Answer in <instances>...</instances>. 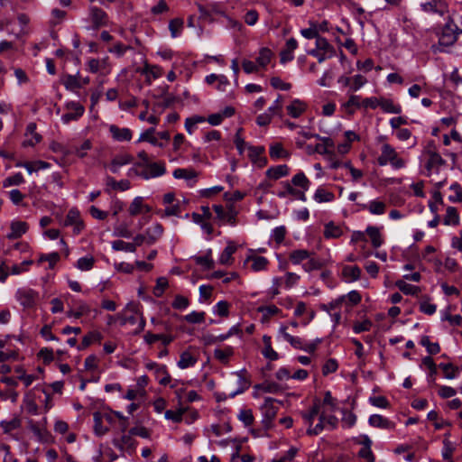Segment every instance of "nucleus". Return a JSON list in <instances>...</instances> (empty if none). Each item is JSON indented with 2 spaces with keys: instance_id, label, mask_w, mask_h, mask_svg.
<instances>
[{
  "instance_id": "54",
  "label": "nucleus",
  "mask_w": 462,
  "mask_h": 462,
  "mask_svg": "<svg viewBox=\"0 0 462 462\" xmlns=\"http://www.w3.org/2000/svg\"><path fill=\"white\" fill-rule=\"evenodd\" d=\"M459 223V217L457 214V211L453 207H448L447 208V212L444 217V224L445 225H452L457 226Z\"/></svg>"
},
{
  "instance_id": "31",
  "label": "nucleus",
  "mask_w": 462,
  "mask_h": 462,
  "mask_svg": "<svg viewBox=\"0 0 462 462\" xmlns=\"http://www.w3.org/2000/svg\"><path fill=\"white\" fill-rule=\"evenodd\" d=\"M323 235L326 239L338 238L343 235V228L334 222H328L324 226Z\"/></svg>"
},
{
  "instance_id": "36",
  "label": "nucleus",
  "mask_w": 462,
  "mask_h": 462,
  "mask_svg": "<svg viewBox=\"0 0 462 462\" xmlns=\"http://www.w3.org/2000/svg\"><path fill=\"white\" fill-rule=\"evenodd\" d=\"M106 184L107 187L120 191L128 190L131 187V183L128 180H121L117 181L111 176H106Z\"/></svg>"
},
{
  "instance_id": "11",
  "label": "nucleus",
  "mask_w": 462,
  "mask_h": 462,
  "mask_svg": "<svg viewBox=\"0 0 462 462\" xmlns=\"http://www.w3.org/2000/svg\"><path fill=\"white\" fill-rule=\"evenodd\" d=\"M65 226H73L74 235H79L84 228V222L77 208H70L64 220Z\"/></svg>"
},
{
  "instance_id": "2",
  "label": "nucleus",
  "mask_w": 462,
  "mask_h": 462,
  "mask_svg": "<svg viewBox=\"0 0 462 462\" xmlns=\"http://www.w3.org/2000/svg\"><path fill=\"white\" fill-rule=\"evenodd\" d=\"M276 403L277 400L271 397H266L264 398L263 403L260 407L263 416L262 423L265 430H269L273 427V421L278 412V406Z\"/></svg>"
},
{
  "instance_id": "57",
  "label": "nucleus",
  "mask_w": 462,
  "mask_h": 462,
  "mask_svg": "<svg viewBox=\"0 0 462 462\" xmlns=\"http://www.w3.org/2000/svg\"><path fill=\"white\" fill-rule=\"evenodd\" d=\"M183 29V20L182 19H172L169 23V30L171 32V35L172 38H177L180 35Z\"/></svg>"
},
{
  "instance_id": "59",
  "label": "nucleus",
  "mask_w": 462,
  "mask_h": 462,
  "mask_svg": "<svg viewBox=\"0 0 462 462\" xmlns=\"http://www.w3.org/2000/svg\"><path fill=\"white\" fill-rule=\"evenodd\" d=\"M0 427L5 433H10L21 427V420L18 418H14L10 420H3L0 422Z\"/></svg>"
},
{
  "instance_id": "16",
  "label": "nucleus",
  "mask_w": 462,
  "mask_h": 462,
  "mask_svg": "<svg viewBox=\"0 0 462 462\" xmlns=\"http://www.w3.org/2000/svg\"><path fill=\"white\" fill-rule=\"evenodd\" d=\"M109 133L114 140L117 142H128L133 137V132L127 127L120 128L116 125L109 126Z\"/></svg>"
},
{
  "instance_id": "63",
  "label": "nucleus",
  "mask_w": 462,
  "mask_h": 462,
  "mask_svg": "<svg viewBox=\"0 0 462 462\" xmlns=\"http://www.w3.org/2000/svg\"><path fill=\"white\" fill-rule=\"evenodd\" d=\"M45 422H46V419L43 418L42 420V421H39V422H31V425H30V429L36 435L38 436L40 439H42L47 431L45 430Z\"/></svg>"
},
{
  "instance_id": "29",
  "label": "nucleus",
  "mask_w": 462,
  "mask_h": 462,
  "mask_svg": "<svg viewBox=\"0 0 462 462\" xmlns=\"http://www.w3.org/2000/svg\"><path fill=\"white\" fill-rule=\"evenodd\" d=\"M313 199L317 203H328L334 201L335 194L323 186H319L314 192Z\"/></svg>"
},
{
  "instance_id": "6",
  "label": "nucleus",
  "mask_w": 462,
  "mask_h": 462,
  "mask_svg": "<svg viewBox=\"0 0 462 462\" xmlns=\"http://www.w3.org/2000/svg\"><path fill=\"white\" fill-rule=\"evenodd\" d=\"M213 210L221 224L236 225L237 210L232 203L227 204L226 208L222 205L215 204L213 205Z\"/></svg>"
},
{
  "instance_id": "9",
  "label": "nucleus",
  "mask_w": 462,
  "mask_h": 462,
  "mask_svg": "<svg viewBox=\"0 0 462 462\" xmlns=\"http://www.w3.org/2000/svg\"><path fill=\"white\" fill-rule=\"evenodd\" d=\"M67 113L61 116V121L64 124H69L70 121L79 120L85 112L84 106L76 101H70L66 103Z\"/></svg>"
},
{
  "instance_id": "39",
  "label": "nucleus",
  "mask_w": 462,
  "mask_h": 462,
  "mask_svg": "<svg viewBox=\"0 0 462 462\" xmlns=\"http://www.w3.org/2000/svg\"><path fill=\"white\" fill-rule=\"evenodd\" d=\"M94 432L97 436L101 437L108 432V428L103 425L102 412L96 411L93 413Z\"/></svg>"
},
{
  "instance_id": "34",
  "label": "nucleus",
  "mask_w": 462,
  "mask_h": 462,
  "mask_svg": "<svg viewBox=\"0 0 462 462\" xmlns=\"http://www.w3.org/2000/svg\"><path fill=\"white\" fill-rule=\"evenodd\" d=\"M198 359L189 350L184 351L180 354V360L178 361V366L180 369H187L196 365Z\"/></svg>"
},
{
  "instance_id": "37",
  "label": "nucleus",
  "mask_w": 462,
  "mask_h": 462,
  "mask_svg": "<svg viewBox=\"0 0 462 462\" xmlns=\"http://www.w3.org/2000/svg\"><path fill=\"white\" fill-rule=\"evenodd\" d=\"M286 327H281L279 330V335L284 338V340L288 341L293 347L303 349L304 342L300 337H293L286 332Z\"/></svg>"
},
{
  "instance_id": "47",
  "label": "nucleus",
  "mask_w": 462,
  "mask_h": 462,
  "mask_svg": "<svg viewBox=\"0 0 462 462\" xmlns=\"http://www.w3.org/2000/svg\"><path fill=\"white\" fill-rule=\"evenodd\" d=\"M233 354L234 350L231 346L216 348L214 351L215 358L222 364H226Z\"/></svg>"
},
{
  "instance_id": "20",
  "label": "nucleus",
  "mask_w": 462,
  "mask_h": 462,
  "mask_svg": "<svg viewBox=\"0 0 462 462\" xmlns=\"http://www.w3.org/2000/svg\"><path fill=\"white\" fill-rule=\"evenodd\" d=\"M282 184L283 185L284 189L277 193L279 198L284 199L291 195L303 202L307 200L306 195L303 194L302 191H299V189L294 188L289 181L282 182Z\"/></svg>"
},
{
  "instance_id": "14",
  "label": "nucleus",
  "mask_w": 462,
  "mask_h": 462,
  "mask_svg": "<svg viewBox=\"0 0 462 462\" xmlns=\"http://www.w3.org/2000/svg\"><path fill=\"white\" fill-rule=\"evenodd\" d=\"M308 107V104L305 101L294 98L286 106V111L291 117L299 118L307 111Z\"/></svg>"
},
{
  "instance_id": "17",
  "label": "nucleus",
  "mask_w": 462,
  "mask_h": 462,
  "mask_svg": "<svg viewBox=\"0 0 462 462\" xmlns=\"http://www.w3.org/2000/svg\"><path fill=\"white\" fill-rule=\"evenodd\" d=\"M138 71L146 76V79L149 83L151 82V79H157L163 75V69L161 66L149 64L148 62H145L143 67Z\"/></svg>"
},
{
  "instance_id": "42",
  "label": "nucleus",
  "mask_w": 462,
  "mask_h": 462,
  "mask_svg": "<svg viewBox=\"0 0 462 462\" xmlns=\"http://www.w3.org/2000/svg\"><path fill=\"white\" fill-rule=\"evenodd\" d=\"M321 412V402L319 400H316L310 408L309 412H305L302 414V417L306 423L312 426L314 419L317 415H319Z\"/></svg>"
},
{
  "instance_id": "61",
  "label": "nucleus",
  "mask_w": 462,
  "mask_h": 462,
  "mask_svg": "<svg viewBox=\"0 0 462 462\" xmlns=\"http://www.w3.org/2000/svg\"><path fill=\"white\" fill-rule=\"evenodd\" d=\"M229 303L226 300L218 301L213 307V314L219 317H226L229 315Z\"/></svg>"
},
{
  "instance_id": "33",
  "label": "nucleus",
  "mask_w": 462,
  "mask_h": 462,
  "mask_svg": "<svg viewBox=\"0 0 462 462\" xmlns=\"http://www.w3.org/2000/svg\"><path fill=\"white\" fill-rule=\"evenodd\" d=\"M273 57V53L269 48H261L256 58V64L258 65V69H260L266 68V66L272 60Z\"/></svg>"
},
{
  "instance_id": "18",
  "label": "nucleus",
  "mask_w": 462,
  "mask_h": 462,
  "mask_svg": "<svg viewBox=\"0 0 462 462\" xmlns=\"http://www.w3.org/2000/svg\"><path fill=\"white\" fill-rule=\"evenodd\" d=\"M360 444H362V447L358 451V456L365 462H374V457L371 450L372 440L369 437L366 435L361 436Z\"/></svg>"
},
{
  "instance_id": "23",
  "label": "nucleus",
  "mask_w": 462,
  "mask_h": 462,
  "mask_svg": "<svg viewBox=\"0 0 462 462\" xmlns=\"http://www.w3.org/2000/svg\"><path fill=\"white\" fill-rule=\"evenodd\" d=\"M294 188L299 189V191H302L303 194L309 190L310 187V180L307 178L303 171L297 172L290 182Z\"/></svg>"
},
{
  "instance_id": "30",
  "label": "nucleus",
  "mask_w": 462,
  "mask_h": 462,
  "mask_svg": "<svg viewBox=\"0 0 462 462\" xmlns=\"http://www.w3.org/2000/svg\"><path fill=\"white\" fill-rule=\"evenodd\" d=\"M16 166L25 168L27 171L32 174L34 171L49 169L51 164L44 161H34L19 162Z\"/></svg>"
},
{
  "instance_id": "12",
  "label": "nucleus",
  "mask_w": 462,
  "mask_h": 462,
  "mask_svg": "<svg viewBox=\"0 0 462 462\" xmlns=\"http://www.w3.org/2000/svg\"><path fill=\"white\" fill-rule=\"evenodd\" d=\"M428 162L426 163L427 175L431 176L438 173L439 168L445 164V161L435 151H427Z\"/></svg>"
},
{
  "instance_id": "15",
  "label": "nucleus",
  "mask_w": 462,
  "mask_h": 462,
  "mask_svg": "<svg viewBox=\"0 0 462 462\" xmlns=\"http://www.w3.org/2000/svg\"><path fill=\"white\" fill-rule=\"evenodd\" d=\"M113 444L120 450H132L135 448L136 442L129 431L128 433H123L120 438H115Z\"/></svg>"
},
{
  "instance_id": "3",
  "label": "nucleus",
  "mask_w": 462,
  "mask_h": 462,
  "mask_svg": "<svg viewBox=\"0 0 462 462\" xmlns=\"http://www.w3.org/2000/svg\"><path fill=\"white\" fill-rule=\"evenodd\" d=\"M378 163L381 166L390 163L394 169H400L403 166L402 160L398 157L395 150L388 143L382 145Z\"/></svg>"
},
{
  "instance_id": "46",
  "label": "nucleus",
  "mask_w": 462,
  "mask_h": 462,
  "mask_svg": "<svg viewBox=\"0 0 462 462\" xmlns=\"http://www.w3.org/2000/svg\"><path fill=\"white\" fill-rule=\"evenodd\" d=\"M155 132L156 130L154 127L147 129L146 131L140 134L138 142H148L154 146L163 147V144L162 143H159L158 139L154 136Z\"/></svg>"
},
{
  "instance_id": "43",
  "label": "nucleus",
  "mask_w": 462,
  "mask_h": 462,
  "mask_svg": "<svg viewBox=\"0 0 462 462\" xmlns=\"http://www.w3.org/2000/svg\"><path fill=\"white\" fill-rule=\"evenodd\" d=\"M362 208L367 209L373 215H383L385 212L386 205L383 201L372 200L368 204H364Z\"/></svg>"
},
{
  "instance_id": "21",
  "label": "nucleus",
  "mask_w": 462,
  "mask_h": 462,
  "mask_svg": "<svg viewBox=\"0 0 462 462\" xmlns=\"http://www.w3.org/2000/svg\"><path fill=\"white\" fill-rule=\"evenodd\" d=\"M146 369L154 371V374H162V377L159 378V383L162 385H167L171 382V375L167 371V367L164 365H159L155 362H148L145 365Z\"/></svg>"
},
{
  "instance_id": "22",
  "label": "nucleus",
  "mask_w": 462,
  "mask_h": 462,
  "mask_svg": "<svg viewBox=\"0 0 462 462\" xmlns=\"http://www.w3.org/2000/svg\"><path fill=\"white\" fill-rule=\"evenodd\" d=\"M298 48V42L294 38L287 40L285 48L281 51V63L284 64L294 59L293 51Z\"/></svg>"
},
{
  "instance_id": "38",
  "label": "nucleus",
  "mask_w": 462,
  "mask_h": 462,
  "mask_svg": "<svg viewBox=\"0 0 462 462\" xmlns=\"http://www.w3.org/2000/svg\"><path fill=\"white\" fill-rule=\"evenodd\" d=\"M342 274L347 282H351L360 278L361 269L356 265H346L343 268Z\"/></svg>"
},
{
  "instance_id": "45",
  "label": "nucleus",
  "mask_w": 462,
  "mask_h": 462,
  "mask_svg": "<svg viewBox=\"0 0 462 462\" xmlns=\"http://www.w3.org/2000/svg\"><path fill=\"white\" fill-rule=\"evenodd\" d=\"M247 261L252 263L251 267L254 272L265 270L269 263L267 258L259 255L248 256Z\"/></svg>"
},
{
  "instance_id": "8",
  "label": "nucleus",
  "mask_w": 462,
  "mask_h": 462,
  "mask_svg": "<svg viewBox=\"0 0 462 462\" xmlns=\"http://www.w3.org/2000/svg\"><path fill=\"white\" fill-rule=\"evenodd\" d=\"M361 300V295L357 291H351L346 295H343L334 301L329 303L330 309L335 310L338 307L344 306L346 310L358 304Z\"/></svg>"
},
{
  "instance_id": "28",
  "label": "nucleus",
  "mask_w": 462,
  "mask_h": 462,
  "mask_svg": "<svg viewBox=\"0 0 462 462\" xmlns=\"http://www.w3.org/2000/svg\"><path fill=\"white\" fill-rule=\"evenodd\" d=\"M290 173V168L286 164H280L269 168L265 174L269 179L279 180L282 177L288 176Z\"/></svg>"
},
{
  "instance_id": "53",
  "label": "nucleus",
  "mask_w": 462,
  "mask_h": 462,
  "mask_svg": "<svg viewBox=\"0 0 462 462\" xmlns=\"http://www.w3.org/2000/svg\"><path fill=\"white\" fill-rule=\"evenodd\" d=\"M310 252L305 249L294 250L290 254V260L293 264H299L310 258Z\"/></svg>"
},
{
  "instance_id": "1",
  "label": "nucleus",
  "mask_w": 462,
  "mask_h": 462,
  "mask_svg": "<svg viewBox=\"0 0 462 462\" xmlns=\"http://www.w3.org/2000/svg\"><path fill=\"white\" fill-rule=\"evenodd\" d=\"M457 26L453 23V21L448 16V20L446 23L442 30V32L439 36V44L432 46L434 51H445L446 47L453 45L457 40Z\"/></svg>"
},
{
  "instance_id": "19",
  "label": "nucleus",
  "mask_w": 462,
  "mask_h": 462,
  "mask_svg": "<svg viewBox=\"0 0 462 462\" xmlns=\"http://www.w3.org/2000/svg\"><path fill=\"white\" fill-rule=\"evenodd\" d=\"M315 138L321 141V143L316 144L315 151L319 154L332 155L335 147L334 141L330 137L320 135H315Z\"/></svg>"
},
{
  "instance_id": "26",
  "label": "nucleus",
  "mask_w": 462,
  "mask_h": 462,
  "mask_svg": "<svg viewBox=\"0 0 462 462\" xmlns=\"http://www.w3.org/2000/svg\"><path fill=\"white\" fill-rule=\"evenodd\" d=\"M11 232L7 235L9 239H18L25 234L29 228L28 224L24 221H13L11 223Z\"/></svg>"
},
{
  "instance_id": "50",
  "label": "nucleus",
  "mask_w": 462,
  "mask_h": 462,
  "mask_svg": "<svg viewBox=\"0 0 462 462\" xmlns=\"http://www.w3.org/2000/svg\"><path fill=\"white\" fill-rule=\"evenodd\" d=\"M315 45L316 48L314 50L321 51L323 52L328 53L329 55L335 56L336 54L335 48L324 37L319 36L317 38Z\"/></svg>"
},
{
  "instance_id": "10",
  "label": "nucleus",
  "mask_w": 462,
  "mask_h": 462,
  "mask_svg": "<svg viewBox=\"0 0 462 462\" xmlns=\"http://www.w3.org/2000/svg\"><path fill=\"white\" fill-rule=\"evenodd\" d=\"M420 7L426 13L437 14L440 16L448 13V4L444 0H426L420 4Z\"/></svg>"
},
{
  "instance_id": "49",
  "label": "nucleus",
  "mask_w": 462,
  "mask_h": 462,
  "mask_svg": "<svg viewBox=\"0 0 462 462\" xmlns=\"http://www.w3.org/2000/svg\"><path fill=\"white\" fill-rule=\"evenodd\" d=\"M236 250V246L234 244L229 243L220 254L219 263L225 265L231 264L233 260L232 255Z\"/></svg>"
},
{
  "instance_id": "24",
  "label": "nucleus",
  "mask_w": 462,
  "mask_h": 462,
  "mask_svg": "<svg viewBox=\"0 0 462 462\" xmlns=\"http://www.w3.org/2000/svg\"><path fill=\"white\" fill-rule=\"evenodd\" d=\"M133 162V156L128 153L119 154L115 156L110 164L109 170L111 172L116 174L119 172L120 168L124 165L129 164Z\"/></svg>"
},
{
  "instance_id": "44",
  "label": "nucleus",
  "mask_w": 462,
  "mask_h": 462,
  "mask_svg": "<svg viewBox=\"0 0 462 462\" xmlns=\"http://www.w3.org/2000/svg\"><path fill=\"white\" fill-rule=\"evenodd\" d=\"M369 424L375 428L390 429L393 423L382 415L373 414L369 417Z\"/></svg>"
},
{
  "instance_id": "4",
  "label": "nucleus",
  "mask_w": 462,
  "mask_h": 462,
  "mask_svg": "<svg viewBox=\"0 0 462 462\" xmlns=\"http://www.w3.org/2000/svg\"><path fill=\"white\" fill-rule=\"evenodd\" d=\"M136 167L142 168L138 176L143 180L158 178L165 174L166 166L163 162H150L146 164L136 163Z\"/></svg>"
},
{
  "instance_id": "7",
  "label": "nucleus",
  "mask_w": 462,
  "mask_h": 462,
  "mask_svg": "<svg viewBox=\"0 0 462 462\" xmlns=\"http://www.w3.org/2000/svg\"><path fill=\"white\" fill-rule=\"evenodd\" d=\"M16 300L25 309H33L38 300L39 293L30 288H20L15 293Z\"/></svg>"
},
{
  "instance_id": "27",
  "label": "nucleus",
  "mask_w": 462,
  "mask_h": 462,
  "mask_svg": "<svg viewBox=\"0 0 462 462\" xmlns=\"http://www.w3.org/2000/svg\"><path fill=\"white\" fill-rule=\"evenodd\" d=\"M191 259L204 270H211L215 266V263L212 259L211 249H208L204 255H194Z\"/></svg>"
},
{
  "instance_id": "48",
  "label": "nucleus",
  "mask_w": 462,
  "mask_h": 462,
  "mask_svg": "<svg viewBox=\"0 0 462 462\" xmlns=\"http://www.w3.org/2000/svg\"><path fill=\"white\" fill-rule=\"evenodd\" d=\"M319 420H322L326 424L327 430H332L337 427L338 420L336 416L332 414H327V411L325 409L321 410V412L319 417Z\"/></svg>"
},
{
  "instance_id": "5",
  "label": "nucleus",
  "mask_w": 462,
  "mask_h": 462,
  "mask_svg": "<svg viewBox=\"0 0 462 462\" xmlns=\"http://www.w3.org/2000/svg\"><path fill=\"white\" fill-rule=\"evenodd\" d=\"M88 22L91 23L88 30H97L101 27L107 26L109 23V18L107 14L101 8L91 5L88 8Z\"/></svg>"
},
{
  "instance_id": "25",
  "label": "nucleus",
  "mask_w": 462,
  "mask_h": 462,
  "mask_svg": "<svg viewBox=\"0 0 462 462\" xmlns=\"http://www.w3.org/2000/svg\"><path fill=\"white\" fill-rule=\"evenodd\" d=\"M163 227L160 223H156L145 230L147 245H154L162 236Z\"/></svg>"
},
{
  "instance_id": "55",
  "label": "nucleus",
  "mask_w": 462,
  "mask_h": 462,
  "mask_svg": "<svg viewBox=\"0 0 462 462\" xmlns=\"http://www.w3.org/2000/svg\"><path fill=\"white\" fill-rule=\"evenodd\" d=\"M452 194L448 196V200L452 203L462 202V187L459 183L454 182L449 187Z\"/></svg>"
},
{
  "instance_id": "52",
  "label": "nucleus",
  "mask_w": 462,
  "mask_h": 462,
  "mask_svg": "<svg viewBox=\"0 0 462 462\" xmlns=\"http://www.w3.org/2000/svg\"><path fill=\"white\" fill-rule=\"evenodd\" d=\"M198 176L197 172L193 169L178 168L173 171V177L175 179H185L194 180Z\"/></svg>"
},
{
  "instance_id": "58",
  "label": "nucleus",
  "mask_w": 462,
  "mask_h": 462,
  "mask_svg": "<svg viewBox=\"0 0 462 462\" xmlns=\"http://www.w3.org/2000/svg\"><path fill=\"white\" fill-rule=\"evenodd\" d=\"M24 182L23 176L21 172H17L12 176L5 178L3 181V187L19 186Z\"/></svg>"
},
{
  "instance_id": "56",
  "label": "nucleus",
  "mask_w": 462,
  "mask_h": 462,
  "mask_svg": "<svg viewBox=\"0 0 462 462\" xmlns=\"http://www.w3.org/2000/svg\"><path fill=\"white\" fill-rule=\"evenodd\" d=\"M131 46L125 45L120 42H115L111 46L108 47L107 51L116 55L117 58L123 57L127 50H130Z\"/></svg>"
},
{
  "instance_id": "40",
  "label": "nucleus",
  "mask_w": 462,
  "mask_h": 462,
  "mask_svg": "<svg viewBox=\"0 0 462 462\" xmlns=\"http://www.w3.org/2000/svg\"><path fill=\"white\" fill-rule=\"evenodd\" d=\"M244 373H245L244 370L236 373V374L237 376V385H238V387H237V389L235 392H233V393H231L229 394L230 397H235L236 395L244 393L246 389L249 388L250 382L245 376Z\"/></svg>"
},
{
  "instance_id": "35",
  "label": "nucleus",
  "mask_w": 462,
  "mask_h": 462,
  "mask_svg": "<svg viewBox=\"0 0 462 462\" xmlns=\"http://www.w3.org/2000/svg\"><path fill=\"white\" fill-rule=\"evenodd\" d=\"M103 338L101 332L93 330L84 336L79 349H84L94 343H100Z\"/></svg>"
},
{
  "instance_id": "64",
  "label": "nucleus",
  "mask_w": 462,
  "mask_h": 462,
  "mask_svg": "<svg viewBox=\"0 0 462 462\" xmlns=\"http://www.w3.org/2000/svg\"><path fill=\"white\" fill-rule=\"evenodd\" d=\"M143 199L142 197H136L134 199V200L130 204V207L128 209L129 214L131 216H137L143 212Z\"/></svg>"
},
{
  "instance_id": "60",
  "label": "nucleus",
  "mask_w": 462,
  "mask_h": 462,
  "mask_svg": "<svg viewBox=\"0 0 462 462\" xmlns=\"http://www.w3.org/2000/svg\"><path fill=\"white\" fill-rule=\"evenodd\" d=\"M257 311L262 314V318H270L280 313V310L273 304L260 306L257 308Z\"/></svg>"
},
{
  "instance_id": "41",
  "label": "nucleus",
  "mask_w": 462,
  "mask_h": 462,
  "mask_svg": "<svg viewBox=\"0 0 462 462\" xmlns=\"http://www.w3.org/2000/svg\"><path fill=\"white\" fill-rule=\"evenodd\" d=\"M380 107L384 113L389 114H401L402 106L399 104H395L392 99L381 98Z\"/></svg>"
},
{
  "instance_id": "62",
  "label": "nucleus",
  "mask_w": 462,
  "mask_h": 462,
  "mask_svg": "<svg viewBox=\"0 0 462 462\" xmlns=\"http://www.w3.org/2000/svg\"><path fill=\"white\" fill-rule=\"evenodd\" d=\"M95 259L93 256H84L77 261L76 267L80 271H89L93 268Z\"/></svg>"
},
{
  "instance_id": "51",
  "label": "nucleus",
  "mask_w": 462,
  "mask_h": 462,
  "mask_svg": "<svg viewBox=\"0 0 462 462\" xmlns=\"http://www.w3.org/2000/svg\"><path fill=\"white\" fill-rule=\"evenodd\" d=\"M366 234L369 236L374 247H379L382 245L383 240L378 227L368 226L366 228Z\"/></svg>"
},
{
  "instance_id": "32",
  "label": "nucleus",
  "mask_w": 462,
  "mask_h": 462,
  "mask_svg": "<svg viewBox=\"0 0 462 462\" xmlns=\"http://www.w3.org/2000/svg\"><path fill=\"white\" fill-rule=\"evenodd\" d=\"M269 153L270 157L274 161L279 159H288L291 156L290 152L286 151L280 143L271 144Z\"/></svg>"
},
{
  "instance_id": "13",
  "label": "nucleus",
  "mask_w": 462,
  "mask_h": 462,
  "mask_svg": "<svg viewBox=\"0 0 462 462\" xmlns=\"http://www.w3.org/2000/svg\"><path fill=\"white\" fill-rule=\"evenodd\" d=\"M264 152L263 146H248V157L259 168H263L267 164V158L263 155Z\"/></svg>"
}]
</instances>
